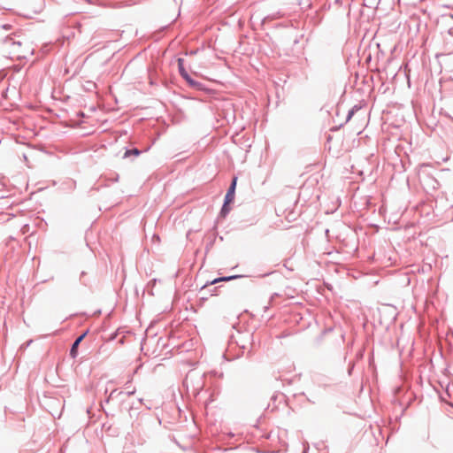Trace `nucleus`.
<instances>
[{
	"instance_id": "f257e3e1",
	"label": "nucleus",
	"mask_w": 453,
	"mask_h": 453,
	"mask_svg": "<svg viewBox=\"0 0 453 453\" xmlns=\"http://www.w3.org/2000/svg\"><path fill=\"white\" fill-rule=\"evenodd\" d=\"M31 52L32 50L30 49L29 45H26L23 48L20 42H13L12 53L16 54L18 58H27V56Z\"/></svg>"
},
{
	"instance_id": "f03ea898",
	"label": "nucleus",
	"mask_w": 453,
	"mask_h": 453,
	"mask_svg": "<svg viewBox=\"0 0 453 453\" xmlns=\"http://www.w3.org/2000/svg\"><path fill=\"white\" fill-rule=\"evenodd\" d=\"M178 65H179V71L180 75L186 80V81L194 88H198L200 84L196 81H195L191 77L188 75V72L185 70L183 66V59L179 58L178 59Z\"/></svg>"
},
{
	"instance_id": "7ed1b4c3",
	"label": "nucleus",
	"mask_w": 453,
	"mask_h": 453,
	"mask_svg": "<svg viewBox=\"0 0 453 453\" xmlns=\"http://www.w3.org/2000/svg\"><path fill=\"white\" fill-rule=\"evenodd\" d=\"M236 181H237V179L236 178H234L233 181H232V184L226 195V197H225V201H226V203H230L233 202L234 198V191H235V187H236Z\"/></svg>"
},
{
	"instance_id": "20e7f679",
	"label": "nucleus",
	"mask_w": 453,
	"mask_h": 453,
	"mask_svg": "<svg viewBox=\"0 0 453 453\" xmlns=\"http://www.w3.org/2000/svg\"><path fill=\"white\" fill-rule=\"evenodd\" d=\"M85 335H86V334H81L73 342V346L71 348V350H70V355H71L72 357H73V358L76 357L77 353H78L79 344L84 339Z\"/></svg>"
},
{
	"instance_id": "39448f33",
	"label": "nucleus",
	"mask_w": 453,
	"mask_h": 453,
	"mask_svg": "<svg viewBox=\"0 0 453 453\" xmlns=\"http://www.w3.org/2000/svg\"><path fill=\"white\" fill-rule=\"evenodd\" d=\"M240 276L239 275H234V276H229V277H221V278H217L215 280H213L211 284H216L218 282H221V281H229L231 280H234V279H236V278H239Z\"/></svg>"
},
{
	"instance_id": "423d86ee",
	"label": "nucleus",
	"mask_w": 453,
	"mask_h": 453,
	"mask_svg": "<svg viewBox=\"0 0 453 453\" xmlns=\"http://www.w3.org/2000/svg\"><path fill=\"white\" fill-rule=\"evenodd\" d=\"M139 154H140V150H137V149L127 150L125 152L124 157H129L130 155H135V156H138Z\"/></svg>"
},
{
	"instance_id": "0eeeda50",
	"label": "nucleus",
	"mask_w": 453,
	"mask_h": 453,
	"mask_svg": "<svg viewBox=\"0 0 453 453\" xmlns=\"http://www.w3.org/2000/svg\"><path fill=\"white\" fill-rule=\"evenodd\" d=\"M228 205H229V203H224L222 210H221V213L223 215H226L229 211L230 208L228 207Z\"/></svg>"
},
{
	"instance_id": "6e6552de",
	"label": "nucleus",
	"mask_w": 453,
	"mask_h": 453,
	"mask_svg": "<svg viewBox=\"0 0 453 453\" xmlns=\"http://www.w3.org/2000/svg\"><path fill=\"white\" fill-rule=\"evenodd\" d=\"M296 216L294 214V212H290L289 215L287 217L288 221L295 220Z\"/></svg>"
}]
</instances>
